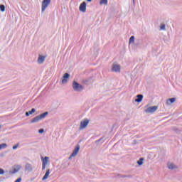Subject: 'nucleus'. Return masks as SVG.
I'll use <instances>...</instances> for the list:
<instances>
[{
  "label": "nucleus",
  "mask_w": 182,
  "mask_h": 182,
  "mask_svg": "<svg viewBox=\"0 0 182 182\" xmlns=\"http://www.w3.org/2000/svg\"><path fill=\"white\" fill-rule=\"evenodd\" d=\"M48 114H49L48 112H43V114H41L40 115L33 118L31 121V123H38V122H41V120H43V119H45Z\"/></svg>",
  "instance_id": "obj_1"
},
{
  "label": "nucleus",
  "mask_w": 182,
  "mask_h": 182,
  "mask_svg": "<svg viewBox=\"0 0 182 182\" xmlns=\"http://www.w3.org/2000/svg\"><path fill=\"white\" fill-rule=\"evenodd\" d=\"M72 87L74 92H83V90L85 89V87H83V85H80L76 81L73 82Z\"/></svg>",
  "instance_id": "obj_2"
},
{
  "label": "nucleus",
  "mask_w": 182,
  "mask_h": 182,
  "mask_svg": "<svg viewBox=\"0 0 182 182\" xmlns=\"http://www.w3.org/2000/svg\"><path fill=\"white\" fill-rule=\"evenodd\" d=\"M52 0H43L42 1V4H41V12H43L44 11H46V9L48 8V6H49V5L50 4V1Z\"/></svg>",
  "instance_id": "obj_3"
},
{
  "label": "nucleus",
  "mask_w": 182,
  "mask_h": 182,
  "mask_svg": "<svg viewBox=\"0 0 182 182\" xmlns=\"http://www.w3.org/2000/svg\"><path fill=\"white\" fill-rule=\"evenodd\" d=\"M87 124H89V119H85L82 120L80 124V130H83V129H86V127H87Z\"/></svg>",
  "instance_id": "obj_4"
},
{
  "label": "nucleus",
  "mask_w": 182,
  "mask_h": 182,
  "mask_svg": "<svg viewBox=\"0 0 182 182\" xmlns=\"http://www.w3.org/2000/svg\"><path fill=\"white\" fill-rule=\"evenodd\" d=\"M120 70H121L120 65H119L116 63H113L112 67V71L115 72L116 73H120Z\"/></svg>",
  "instance_id": "obj_5"
},
{
  "label": "nucleus",
  "mask_w": 182,
  "mask_h": 182,
  "mask_svg": "<svg viewBox=\"0 0 182 182\" xmlns=\"http://www.w3.org/2000/svg\"><path fill=\"white\" fill-rule=\"evenodd\" d=\"M21 168H22V166H21V165H14V169L12 171H10L9 173L10 174H15V173H18V171H19V170H21Z\"/></svg>",
  "instance_id": "obj_6"
},
{
  "label": "nucleus",
  "mask_w": 182,
  "mask_h": 182,
  "mask_svg": "<svg viewBox=\"0 0 182 182\" xmlns=\"http://www.w3.org/2000/svg\"><path fill=\"white\" fill-rule=\"evenodd\" d=\"M159 109L158 106H153V107H149L146 109H145L146 113H154L156 110Z\"/></svg>",
  "instance_id": "obj_7"
},
{
  "label": "nucleus",
  "mask_w": 182,
  "mask_h": 182,
  "mask_svg": "<svg viewBox=\"0 0 182 182\" xmlns=\"http://www.w3.org/2000/svg\"><path fill=\"white\" fill-rule=\"evenodd\" d=\"M70 77V75L68 73H65L63 76L61 82L63 85H65V83H68V80Z\"/></svg>",
  "instance_id": "obj_8"
},
{
  "label": "nucleus",
  "mask_w": 182,
  "mask_h": 182,
  "mask_svg": "<svg viewBox=\"0 0 182 182\" xmlns=\"http://www.w3.org/2000/svg\"><path fill=\"white\" fill-rule=\"evenodd\" d=\"M80 150V145L77 144L73 152L71 154V156H76Z\"/></svg>",
  "instance_id": "obj_9"
},
{
  "label": "nucleus",
  "mask_w": 182,
  "mask_h": 182,
  "mask_svg": "<svg viewBox=\"0 0 182 182\" xmlns=\"http://www.w3.org/2000/svg\"><path fill=\"white\" fill-rule=\"evenodd\" d=\"M33 168H32V165L29 163L26 164L25 165V171H33Z\"/></svg>",
  "instance_id": "obj_10"
},
{
  "label": "nucleus",
  "mask_w": 182,
  "mask_h": 182,
  "mask_svg": "<svg viewBox=\"0 0 182 182\" xmlns=\"http://www.w3.org/2000/svg\"><path fill=\"white\" fill-rule=\"evenodd\" d=\"M80 11L81 12H86V2L84 1L80 5Z\"/></svg>",
  "instance_id": "obj_11"
},
{
  "label": "nucleus",
  "mask_w": 182,
  "mask_h": 182,
  "mask_svg": "<svg viewBox=\"0 0 182 182\" xmlns=\"http://www.w3.org/2000/svg\"><path fill=\"white\" fill-rule=\"evenodd\" d=\"M45 59H46L45 56L40 55L38 58V63H39V65H42V63L45 62Z\"/></svg>",
  "instance_id": "obj_12"
},
{
  "label": "nucleus",
  "mask_w": 182,
  "mask_h": 182,
  "mask_svg": "<svg viewBox=\"0 0 182 182\" xmlns=\"http://www.w3.org/2000/svg\"><path fill=\"white\" fill-rule=\"evenodd\" d=\"M174 102H176V98L175 97H172V98H169L166 100V105L168 106H170V105H173V103H174Z\"/></svg>",
  "instance_id": "obj_13"
},
{
  "label": "nucleus",
  "mask_w": 182,
  "mask_h": 182,
  "mask_svg": "<svg viewBox=\"0 0 182 182\" xmlns=\"http://www.w3.org/2000/svg\"><path fill=\"white\" fill-rule=\"evenodd\" d=\"M168 168L169 170H176V168H178L177 166L173 163H168Z\"/></svg>",
  "instance_id": "obj_14"
},
{
  "label": "nucleus",
  "mask_w": 182,
  "mask_h": 182,
  "mask_svg": "<svg viewBox=\"0 0 182 182\" xmlns=\"http://www.w3.org/2000/svg\"><path fill=\"white\" fill-rule=\"evenodd\" d=\"M50 174V169H48L44 176L42 178L43 181L48 179V177H49Z\"/></svg>",
  "instance_id": "obj_15"
},
{
  "label": "nucleus",
  "mask_w": 182,
  "mask_h": 182,
  "mask_svg": "<svg viewBox=\"0 0 182 182\" xmlns=\"http://www.w3.org/2000/svg\"><path fill=\"white\" fill-rule=\"evenodd\" d=\"M136 99H135V102L137 103H140L143 100V95H136Z\"/></svg>",
  "instance_id": "obj_16"
},
{
  "label": "nucleus",
  "mask_w": 182,
  "mask_h": 182,
  "mask_svg": "<svg viewBox=\"0 0 182 182\" xmlns=\"http://www.w3.org/2000/svg\"><path fill=\"white\" fill-rule=\"evenodd\" d=\"M36 112V109L35 108H32L31 111L26 112V117H29L30 114H33Z\"/></svg>",
  "instance_id": "obj_17"
},
{
  "label": "nucleus",
  "mask_w": 182,
  "mask_h": 182,
  "mask_svg": "<svg viewBox=\"0 0 182 182\" xmlns=\"http://www.w3.org/2000/svg\"><path fill=\"white\" fill-rule=\"evenodd\" d=\"M48 163H49V157L45 156L42 159V164H46L47 166Z\"/></svg>",
  "instance_id": "obj_18"
},
{
  "label": "nucleus",
  "mask_w": 182,
  "mask_h": 182,
  "mask_svg": "<svg viewBox=\"0 0 182 182\" xmlns=\"http://www.w3.org/2000/svg\"><path fill=\"white\" fill-rule=\"evenodd\" d=\"M117 177H118V178H132V176L118 174Z\"/></svg>",
  "instance_id": "obj_19"
},
{
  "label": "nucleus",
  "mask_w": 182,
  "mask_h": 182,
  "mask_svg": "<svg viewBox=\"0 0 182 182\" xmlns=\"http://www.w3.org/2000/svg\"><path fill=\"white\" fill-rule=\"evenodd\" d=\"M129 43H134V45H136L137 46V45H139V43H134V36H132L129 38Z\"/></svg>",
  "instance_id": "obj_20"
},
{
  "label": "nucleus",
  "mask_w": 182,
  "mask_h": 182,
  "mask_svg": "<svg viewBox=\"0 0 182 182\" xmlns=\"http://www.w3.org/2000/svg\"><path fill=\"white\" fill-rule=\"evenodd\" d=\"M143 161H144V158H140L139 161H137V164L139 166H143Z\"/></svg>",
  "instance_id": "obj_21"
},
{
  "label": "nucleus",
  "mask_w": 182,
  "mask_h": 182,
  "mask_svg": "<svg viewBox=\"0 0 182 182\" xmlns=\"http://www.w3.org/2000/svg\"><path fill=\"white\" fill-rule=\"evenodd\" d=\"M100 5H107V0H100Z\"/></svg>",
  "instance_id": "obj_22"
},
{
  "label": "nucleus",
  "mask_w": 182,
  "mask_h": 182,
  "mask_svg": "<svg viewBox=\"0 0 182 182\" xmlns=\"http://www.w3.org/2000/svg\"><path fill=\"white\" fill-rule=\"evenodd\" d=\"M160 29H161V31H165V30H166V24H164V23H161V25H160Z\"/></svg>",
  "instance_id": "obj_23"
},
{
  "label": "nucleus",
  "mask_w": 182,
  "mask_h": 182,
  "mask_svg": "<svg viewBox=\"0 0 182 182\" xmlns=\"http://www.w3.org/2000/svg\"><path fill=\"white\" fill-rule=\"evenodd\" d=\"M0 10L1 12H5V6L4 4L0 5Z\"/></svg>",
  "instance_id": "obj_24"
},
{
  "label": "nucleus",
  "mask_w": 182,
  "mask_h": 182,
  "mask_svg": "<svg viewBox=\"0 0 182 182\" xmlns=\"http://www.w3.org/2000/svg\"><path fill=\"white\" fill-rule=\"evenodd\" d=\"M6 146H7L6 144H0V150H2V149L6 148Z\"/></svg>",
  "instance_id": "obj_25"
},
{
  "label": "nucleus",
  "mask_w": 182,
  "mask_h": 182,
  "mask_svg": "<svg viewBox=\"0 0 182 182\" xmlns=\"http://www.w3.org/2000/svg\"><path fill=\"white\" fill-rule=\"evenodd\" d=\"M45 132V129H41L38 130V133H40V134H42V133H44Z\"/></svg>",
  "instance_id": "obj_26"
},
{
  "label": "nucleus",
  "mask_w": 182,
  "mask_h": 182,
  "mask_svg": "<svg viewBox=\"0 0 182 182\" xmlns=\"http://www.w3.org/2000/svg\"><path fill=\"white\" fill-rule=\"evenodd\" d=\"M19 146V144H17L16 146H13V150H16Z\"/></svg>",
  "instance_id": "obj_27"
},
{
  "label": "nucleus",
  "mask_w": 182,
  "mask_h": 182,
  "mask_svg": "<svg viewBox=\"0 0 182 182\" xmlns=\"http://www.w3.org/2000/svg\"><path fill=\"white\" fill-rule=\"evenodd\" d=\"M4 173H5V171L0 168V175L4 174Z\"/></svg>",
  "instance_id": "obj_28"
},
{
  "label": "nucleus",
  "mask_w": 182,
  "mask_h": 182,
  "mask_svg": "<svg viewBox=\"0 0 182 182\" xmlns=\"http://www.w3.org/2000/svg\"><path fill=\"white\" fill-rule=\"evenodd\" d=\"M46 168V165L45 164H42V170H45Z\"/></svg>",
  "instance_id": "obj_29"
},
{
  "label": "nucleus",
  "mask_w": 182,
  "mask_h": 182,
  "mask_svg": "<svg viewBox=\"0 0 182 182\" xmlns=\"http://www.w3.org/2000/svg\"><path fill=\"white\" fill-rule=\"evenodd\" d=\"M102 140H103V138H102V137L100 138V139L95 141V143H99V142L102 141Z\"/></svg>",
  "instance_id": "obj_30"
},
{
  "label": "nucleus",
  "mask_w": 182,
  "mask_h": 182,
  "mask_svg": "<svg viewBox=\"0 0 182 182\" xmlns=\"http://www.w3.org/2000/svg\"><path fill=\"white\" fill-rule=\"evenodd\" d=\"M22 181V178H18L17 180L15 181V182H21Z\"/></svg>",
  "instance_id": "obj_31"
},
{
  "label": "nucleus",
  "mask_w": 182,
  "mask_h": 182,
  "mask_svg": "<svg viewBox=\"0 0 182 182\" xmlns=\"http://www.w3.org/2000/svg\"><path fill=\"white\" fill-rule=\"evenodd\" d=\"M66 167H69V163H67L63 168H66Z\"/></svg>",
  "instance_id": "obj_32"
},
{
  "label": "nucleus",
  "mask_w": 182,
  "mask_h": 182,
  "mask_svg": "<svg viewBox=\"0 0 182 182\" xmlns=\"http://www.w3.org/2000/svg\"><path fill=\"white\" fill-rule=\"evenodd\" d=\"M176 134H180L181 133V131H174Z\"/></svg>",
  "instance_id": "obj_33"
},
{
  "label": "nucleus",
  "mask_w": 182,
  "mask_h": 182,
  "mask_svg": "<svg viewBox=\"0 0 182 182\" xmlns=\"http://www.w3.org/2000/svg\"><path fill=\"white\" fill-rule=\"evenodd\" d=\"M73 156H72V155L70 156L69 157V160H70V159H72Z\"/></svg>",
  "instance_id": "obj_34"
},
{
  "label": "nucleus",
  "mask_w": 182,
  "mask_h": 182,
  "mask_svg": "<svg viewBox=\"0 0 182 182\" xmlns=\"http://www.w3.org/2000/svg\"><path fill=\"white\" fill-rule=\"evenodd\" d=\"M87 2H92V0H87Z\"/></svg>",
  "instance_id": "obj_35"
},
{
  "label": "nucleus",
  "mask_w": 182,
  "mask_h": 182,
  "mask_svg": "<svg viewBox=\"0 0 182 182\" xmlns=\"http://www.w3.org/2000/svg\"><path fill=\"white\" fill-rule=\"evenodd\" d=\"M134 4H135V3H134V0H133V4L134 5Z\"/></svg>",
  "instance_id": "obj_36"
},
{
  "label": "nucleus",
  "mask_w": 182,
  "mask_h": 182,
  "mask_svg": "<svg viewBox=\"0 0 182 182\" xmlns=\"http://www.w3.org/2000/svg\"><path fill=\"white\" fill-rule=\"evenodd\" d=\"M0 129H1V126H0Z\"/></svg>",
  "instance_id": "obj_37"
}]
</instances>
